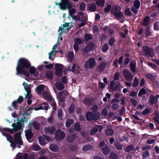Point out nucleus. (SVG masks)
<instances>
[{"mask_svg": "<svg viewBox=\"0 0 159 159\" xmlns=\"http://www.w3.org/2000/svg\"><path fill=\"white\" fill-rule=\"evenodd\" d=\"M30 66L31 63L28 59L24 58H20L17 62L16 74H22L25 77H29L30 74L28 70Z\"/></svg>", "mask_w": 159, "mask_h": 159, "instance_id": "f257e3e1", "label": "nucleus"}, {"mask_svg": "<svg viewBox=\"0 0 159 159\" xmlns=\"http://www.w3.org/2000/svg\"><path fill=\"white\" fill-rule=\"evenodd\" d=\"M21 133H17L14 135V138L12 139L11 136L10 134L7 135L6 138L11 143L10 145L13 149L15 148L17 144V147L18 148H21V145L23 144V141L22 139Z\"/></svg>", "mask_w": 159, "mask_h": 159, "instance_id": "f03ea898", "label": "nucleus"}, {"mask_svg": "<svg viewBox=\"0 0 159 159\" xmlns=\"http://www.w3.org/2000/svg\"><path fill=\"white\" fill-rule=\"evenodd\" d=\"M96 64L95 59L93 58H90L85 62L84 66L86 69H91L93 68Z\"/></svg>", "mask_w": 159, "mask_h": 159, "instance_id": "7ed1b4c3", "label": "nucleus"}, {"mask_svg": "<svg viewBox=\"0 0 159 159\" xmlns=\"http://www.w3.org/2000/svg\"><path fill=\"white\" fill-rule=\"evenodd\" d=\"M120 9L121 8L119 6H113L111 9V13L113 14L116 17L121 18L123 14L120 11Z\"/></svg>", "mask_w": 159, "mask_h": 159, "instance_id": "20e7f679", "label": "nucleus"}, {"mask_svg": "<svg viewBox=\"0 0 159 159\" xmlns=\"http://www.w3.org/2000/svg\"><path fill=\"white\" fill-rule=\"evenodd\" d=\"M35 156L31 154L29 157L28 154L26 153H18L16 155V159H35Z\"/></svg>", "mask_w": 159, "mask_h": 159, "instance_id": "39448f33", "label": "nucleus"}, {"mask_svg": "<svg viewBox=\"0 0 159 159\" xmlns=\"http://www.w3.org/2000/svg\"><path fill=\"white\" fill-rule=\"evenodd\" d=\"M122 87L120 84L119 83L115 84L113 81L111 82L109 86V90L110 92L118 91Z\"/></svg>", "mask_w": 159, "mask_h": 159, "instance_id": "423d86ee", "label": "nucleus"}, {"mask_svg": "<svg viewBox=\"0 0 159 159\" xmlns=\"http://www.w3.org/2000/svg\"><path fill=\"white\" fill-rule=\"evenodd\" d=\"M64 66L60 63H57L55 65L56 71L55 72V75L59 77H61L62 75V71Z\"/></svg>", "mask_w": 159, "mask_h": 159, "instance_id": "0eeeda50", "label": "nucleus"}, {"mask_svg": "<svg viewBox=\"0 0 159 159\" xmlns=\"http://www.w3.org/2000/svg\"><path fill=\"white\" fill-rule=\"evenodd\" d=\"M61 9L63 10L70 9L72 6V4L68 0H61Z\"/></svg>", "mask_w": 159, "mask_h": 159, "instance_id": "6e6552de", "label": "nucleus"}, {"mask_svg": "<svg viewBox=\"0 0 159 159\" xmlns=\"http://www.w3.org/2000/svg\"><path fill=\"white\" fill-rule=\"evenodd\" d=\"M142 52L144 55L149 57H152L154 56L153 49L151 48H148L147 46L143 47Z\"/></svg>", "mask_w": 159, "mask_h": 159, "instance_id": "1a4fd4ad", "label": "nucleus"}, {"mask_svg": "<svg viewBox=\"0 0 159 159\" xmlns=\"http://www.w3.org/2000/svg\"><path fill=\"white\" fill-rule=\"evenodd\" d=\"M99 115L98 116L92 112H88L86 115V119L88 121L97 120L99 117Z\"/></svg>", "mask_w": 159, "mask_h": 159, "instance_id": "9d476101", "label": "nucleus"}, {"mask_svg": "<svg viewBox=\"0 0 159 159\" xmlns=\"http://www.w3.org/2000/svg\"><path fill=\"white\" fill-rule=\"evenodd\" d=\"M55 137L56 140L59 141L64 138L65 136V134L64 131H62L60 129H57L55 134Z\"/></svg>", "mask_w": 159, "mask_h": 159, "instance_id": "9b49d317", "label": "nucleus"}, {"mask_svg": "<svg viewBox=\"0 0 159 159\" xmlns=\"http://www.w3.org/2000/svg\"><path fill=\"white\" fill-rule=\"evenodd\" d=\"M94 43H93L87 44L82 50V53L85 54L89 51H93L94 49Z\"/></svg>", "mask_w": 159, "mask_h": 159, "instance_id": "f8f14e48", "label": "nucleus"}, {"mask_svg": "<svg viewBox=\"0 0 159 159\" xmlns=\"http://www.w3.org/2000/svg\"><path fill=\"white\" fill-rule=\"evenodd\" d=\"M123 75L126 80L128 81L132 80L134 75H132L129 70L125 69L123 71Z\"/></svg>", "mask_w": 159, "mask_h": 159, "instance_id": "ddd939ff", "label": "nucleus"}, {"mask_svg": "<svg viewBox=\"0 0 159 159\" xmlns=\"http://www.w3.org/2000/svg\"><path fill=\"white\" fill-rule=\"evenodd\" d=\"M22 123L19 120H18L16 123H13L11 125V126L13 127L12 130L15 133L17 130L21 129Z\"/></svg>", "mask_w": 159, "mask_h": 159, "instance_id": "4468645a", "label": "nucleus"}, {"mask_svg": "<svg viewBox=\"0 0 159 159\" xmlns=\"http://www.w3.org/2000/svg\"><path fill=\"white\" fill-rule=\"evenodd\" d=\"M25 136L27 140L29 142H31L32 141H30V140L33 138L34 136L31 129H29L25 130Z\"/></svg>", "mask_w": 159, "mask_h": 159, "instance_id": "2eb2a0df", "label": "nucleus"}, {"mask_svg": "<svg viewBox=\"0 0 159 159\" xmlns=\"http://www.w3.org/2000/svg\"><path fill=\"white\" fill-rule=\"evenodd\" d=\"M100 147H102L101 148L103 153L105 155H107L109 153L110 151V148L105 144L104 142L100 143Z\"/></svg>", "mask_w": 159, "mask_h": 159, "instance_id": "dca6fc26", "label": "nucleus"}, {"mask_svg": "<svg viewBox=\"0 0 159 159\" xmlns=\"http://www.w3.org/2000/svg\"><path fill=\"white\" fill-rule=\"evenodd\" d=\"M62 25L63 27V28H62L61 27H59L58 31H59L60 30H61L60 32L59 33V36H61V35L63 33L62 30H63L64 29L65 30V32H66V30L68 32L69 31V29H70L69 27V24L68 23L66 22L64 24H63Z\"/></svg>", "mask_w": 159, "mask_h": 159, "instance_id": "f3484780", "label": "nucleus"}, {"mask_svg": "<svg viewBox=\"0 0 159 159\" xmlns=\"http://www.w3.org/2000/svg\"><path fill=\"white\" fill-rule=\"evenodd\" d=\"M56 129L54 126L46 127L44 129V132L45 134H52L56 131Z\"/></svg>", "mask_w": 159, "mask_h": 159, "instance_id": "a211bd4d", "label": "nucleus"}, {"mask_svg": "<svg viewBox=\"0 0 159 159\" xmlns=\"http://www.w3.org/2000/svg\"><path fill=\"white\" fill-rule=\"evenodd\" d=\"M23 85L24 87V88L25 90L27 92V93L25 94L26 97H28L30 95V94H31V88L30 87V84L28 85L26 83L24 82L23 83Z\"/></svg>", "mask_w": 159, "mask_h": 159, "instance_id": "6ab92c4d", "label": "nucleus"}, {"mask_svg": "<svg viewBox=\"0 0 159 159\" xmlns=\"http://www.w3.org/2000/svg\"><path fill=\"white\" fill-rule=\"evenodd\" d=\"M96 9V4L95 2H92L88 6L87 9L90 12L95 11Z\"/></svg>", "mask_w": 159, "mask_h": 159, "instance_id": "aec40b11", "label": "nucleus"}, {"mask_svg": "<svg viewBox=\"0 0 159 159\" xmlns=\"http://www.w3.org/2000/svg\"><path fill=\"white\" fill-rule=\"evenodd\" d=\"M37 92L39 94H42L44 91V87L43 85L41 84L38 86L36 88Z\"/></svg>", "mask_w": 159, "mask_h": 159, "instance_id": "412c9836", "label": "nucleus"}, {"mask_svg": "<svg viewBox=\"0 0 159 159\" xmlns=\"http://www.w3.org/2000/svg\"><path fill=\"white\" fill-rule=\"evenodd\" d=\"M58 45L57 43H56L52 47V51L49 54V59L50 60H53V59L52 58L53 55H54L55 54V50L56 48L58 47Z\"/></svg>", "mask_w": 159, "mask_h": 159, "instance_id": "4be33fe9", "label": "nucleus"}, {"mask_svg": "<svg viewBox=\"0 0 159 159\" xmlns=\"http://www.w3.org/2000/svg\"><path fill=\"white\" fill-rule=\"evenodd\" d=\"M45 75L46 78L52 80L53 78V73L52 70H47L45 71Z\"/></svg>", "mask_w": 159, "mask_h": 159, "instance_id": "5701e85b", "label": "nucleus"}, {"mask_svg": "<svg viewBox=\"0 0 159 159\" xmlns=\"http://www.w3.org/2000/svg\"><path fill=\"white\" fill-rule=\"evenodd\" d=\"M55 88L58 90L61 91L64 88V86L61 83L56 82L55 85Z\"/></svg>", "mask_w": 159, "mask_h": 159, "instance_id": "b1692460", "label": "nucleus"}, {"mask_svg": "<svg viewBox=\"0 0 159 159\" xmlns=\"http://www.w3.org/2000/svg\"><path fill=\"white\" fill-rule=\"evenodd\" d=\"M76 138V135L74 134H70L68 136L67 141L70 143L73 142Z\"/></svg>", "mask_w": 159, "mask_h": 159, "instance_id": "393cba45", "label": "nucleus"}, {"mask_svg": "<svg viewBox=\"0 0 159 159\" xmlns=\"http://www.w3.org/2000/svg\"><path fill=\"white\" fill-rule=\"evenodd\" d=\"M159 97V95H156V98H155L152 95H151L149 100L151 104L153 105L154 103L155 100L157 101Z\"/></svg>", "mask_w": 159, "mask_h": 159, "instance_id": "a878e982", "label": "nucleus"}, {"mask_svg": "<svg viewBox=\"0 0 159 159\" xmlns=\"http://www.w3.org/2000/svg\"><path fill=\"white\" fill-rule=\"evenodd\" d=\"M93 100L89 98H85L84 100V102L85 104H91Z\"/></svg>", "mask_w": 159, "mask_h": 159, "instance_id": "bb28decb", "label": "nucleus"}, {"mask_svg": "<svg viewBox=\"0 0 159 159\" xmlns=\"http://www.w3.org/2000/svg\"><path fill=\"white\" fill-rule=\"evenodd\" d=\"M74 57V54L73 52L70 51L68 52L67 55V57L69 61L71 62L72 61Z\"/></svg>", "mask_w": 159, "mask_h": 159, "instance_id": "cd10ccee", "label": "nucleus"}, {"mask_svg": "<svg viewBox=\"0 0 159 159\" xmlns=\"http://www.w3.org/2000/svg\"><path fill=\"white\" fill-rule=\"evenodd\" d=\"M42 94H43V97L49 100H52V98L51 97L48 92H44Z\"/></svg>", "mask_w": 159, "mask_h": 159, "instance_id": "c85d7f7f", "label": "nucleus"}, {"mask_svg": "<svg viewBox=\"0 0 159 159\" xmlns=\"http://www.w3.org/2000/svg\"><path fill=\"white\" fill-rule=\"evenodd\" d=\"M105 134L107 136H111L113 134L114 131L111 129H107L105 131Z\"/></svg>", "mask_w": 159, "mask_h": 159, "instance_id": "c756f323", "label": "nucleus"}, {"mask_svg": "<svg viewBox=\"0 0 159 159\" xmlns=\"http://www.w3.org/2000/svg\"><path fill=\"white\" fill-rule=\"evenodd\" d=\"M74 123V121L71 119H67L66 121V126L68 128L71 125Z\"/></svg>", "mask_w": 159, "mask_h": 159, "instance_id": "7c9ffc66", "label": "nucleus"}, {"mask_svg": "<svg viewBox=\"0 0 159 159\" xmlns=\"http://www.w3.org/2000/svg\"><path fill=\"white\" fill-rule=\"evenodd\" d=\"M33 126L34 128L37 130H39L40 129V125L39 123L37 121H35L33 123Z\"/></svg>", "mask_w": 159, "mask_h": 159, "instance_id": "2f4dec72", "label": "nucleus"}, {"mask_svg": "<svg viewBox=\"0 0 159 159\" xmlns=\"http://www.w3.org/2000/svg\"><path fill=\"white\" fill-rule=\"evenodd\" d=\"M103 81L105 83V84L100 82V88H105L108 83L107 79L106 77L104 78Z\"/></svg>", "mask_w": 159, "mask_h": 159, "instance_id": "473e14b6", "label": "nucleus"}, {"mask_svg": "<svg viewBox=\"0 0 159 159\" xmlns=\"http://www.w3.org/2000/svg\"><path fill=\"white\" fill-rule=\"evenodd\" d=\"M136 64L135 62H131L130 63V68L132 71L134 72H135Z\"/></svg>", "mask_w": 159, "mask_h": 159, "instance_id": "72a5a7b5", "label": "nucleus"}, {"mask_svg": "<svg viewBox=\"0 0 159 159\" xmlns=\"http://www.w3.org/2000/svg\"><path fill=\"white\" fill-rule=\"evenodd\" d=\"M49 148L53 152H57L58 150L57 146L55 145L51 146L49 147Z\"/></svg>", "mask_w": 159, "mask_h": 159, "instance_id": "f704fd0d", "label": "nucleus"}, {"mask_svg": "<svg viewBox=\"0 0 159 159\" xmlns=\"http://www.w3.org/2000/svg\"><path fill=\"white\" fill-rule=\"evenodd\" d=\"M92 148L91 145H86L84 146L82 150L84 152H86L90 150Z\"/></svg>", "mask_w": 159, "mask_h": 159, "instance_id": "c9c22d12", "label": "nucleus"}, {"mask_svg": "<svg viewBox=\"0 0 159 159\" xmlns=\"http://www.w3.org/2000/svg\"><path fill=\"white\" fill-rule=\"evenodd\" d=\"M98 131V129L96 127H93L92 129L89 131V134L90 135H93L95 134Z\"/></svg>", "mask_w": 159, "mask_h": 159, "instance_id": "e433bc0d", "label": "nucleus"}, {"mask_svg": "<svg viewBox=\"0 0 159 159\" xmlns=\"http://www.w3.org/2000/svg\"><path fill=\"white\" fill-rule=\"evenodd\" d=\"M38 140L39 143L41 145H43L45 144V139L41 136L39 137L38 138Z\"/></svg>", "mask_w": 159, "mask_h": 159, "instance_id": "4c0bfd02", "label": "nucleus"}, {"mask_svg": "<svg viewBox=\"0 0 159 159\" xmlns=\"http://www.w3.org/2000/svg\"><path fill=\"white\" fill-rule=\"evenodd\" d=\"M84 42V41L80 38H76L75 40V43L79 45L83 43Z\"/></svg>", "mask_w": 159, "mask_h": 159, "instance_id": "58836bf2", "label": "nucleus"}, {"mask_svg": "<svg viewBox=\"0 0 159 159\" xmlns=\"http://www.w3.org/2000/svg\"><path fill=\"white\" fill-rule=\"evenodd\" d=\"M3 131L4 132H6L7 133H9L11 134H13L14 133V131L12 130V129H10L6 127L3 128Z\"/></svg>", "mask_w": 159, "mask_h": 159, "instance_id": "ea45409f", "label": "nucleus"}, {"mask_svg": "<svg viewBox=\"0 0 159 159\" xmlns=\"http://www.w3.org/2000/svg\"><path fill=\"white\" fill-rule=\"evenodd\" d=\"M149 21V17L148 16L146 17L143 20V25L144 26L147 25L148 24Z\"/></svg>", "mask_w": 159, "mask_h": 159, "instance_id": "a19ab883", "label": "nucleus"}, {"mask_svg": "<svg viewBox=\"0 0 159 159\" xmlns=\"http://www.w3.org/2000/svg\"><path fill=\"white\" fill-rule=\"evenodd\" d=\"M139 83V81L137 77H135L132 84L134 87H137Z\"/></svg>", "mask_w": 159, "mask_h": 159, "instance_id": "79ce46f5", "label": "nucleus"}, {"mask_svg": "<svg viewBox=\"0 0 159 159\" xmlns=\"http://www.w3.org/2000/svg\"><path fill=\"white\" fill-rule=\"evenodd\" d=\"M145 76L149 79L153 80L155 79L156 75L152 74H148L145 75Z\"/></svg>", "mask_w": 159, "mask_h": 159, "instance_id": "37998d69", "label": "nucleus"}, {"mask_svg": "<svg viewBox=\"0 0 159 159\" xmlns=\"http://www.w3.org/2000/svg\"><path fill=\"white\" fill-rule=\"evenodd\" d=\"M28 118L25 117H24L23 118L22 117L21 118V120L20 121L22 124V126L24 127V123H27L28 121Z\"/></svg>", "mask_w": 159, "mask_h": 159, "instance_id": "c03bdc74", "label": "nucleus"}, {"mask_svg": "<svg viewBox=\"0 0 159 159\" xmlns=\"http://www.w3.org/2000/svg\"><path fill=\"white\" fill-rule=\"evenodd\" d=\"M140 6V2L139 0L135 1L134 3V6L136 9H139Z\"/></svg>", "mask_w": 159, "mask_h": 159, "instance_id": "a18cd8bd", "label": "nucleus"}, {"mask_svg": "<svg viewBox=\"0 0 159 159\" xmlns=\"http://www.w3.org/2000/svg\"><path fill=\"white\" fill-rule=\"evenodd\" d=\"M41 148L37 144L34 145L32 147V149L33 151H38L40 150Z\"/></svg>", "mask_w": 159, "mask_h": 159, "instance_id": "49530a36", "label": "nucleus"}, {"mask_svg": "<svg viewBox=\"0 0 159 159\" xmlns=\"http://www.w3.org/2000/svg\"><path fill=\"white\" fill-rule=\"evenodd\" d=\"M74 129L77 131H80L81 129L80 127V124L79 123H75L74 125Z\"/></svg>", "mask_w": 159, "mask_h": 159, "instance_id": "de8ad7c7", "label": "nucleus"}, {"mask_svg": "<svg viewBox=\"0 0 159 159\" xmlns=\"http://www.w3.org/2000/svg\"><path fill=\"white\" fill-rule=\"evenodd\" d=\"M109 47L107 43L103 45L102 48V50L104 52H106L108 50Z\"/></svg>", "mask_w": 159, "mask_h": 159, "instance_id": "09e8293b", "label": "nucleus"}, {"mask_svg": "<svg viewBox=\"0 0 159 159\" xmlns=\"http://www.w3.org/2000/svg\"><path fill=\"white\" fill-rule=\"evenodd\" d=\"M51 102L50 105L52 107V109L54 110H55L56 109V103L55 101L54 100H52H52H50Z\"/></svg>", "mask_w": 159, "mask_h": 159, "instance_id": "8fccbe9b", "label": "nucleus"}, {"mask_svg": "<svg viewBox=\"0 0 159 159\" xmlns=\"http://www.w3.org/2000/svg\"><path fill=\"white\" fill-rule=\"evenodd\" d=\"M75 107V104H74V103H72V104H71L69 109V113H72L73 112L74 110Z\"/></svg>", "mask_w": 159, "mask_h": 159, "instance_id": "3c124183", "label": "nucleus"}, {"mask_svg": "<svg viewBox=\"0 0 159 159\" xmlns=\"http://www.w3.org/2000/svg\"><path fill=\"white\" fill-rule=\"evenodd\" d=\"M119 105L115 103H113L111 106V108L112 109L115 110H116L118 109L119 108Z\"/></svg>", "mask_w": 159, "mask_h": 159, "instance_id": "603ef678", "label": "nucleus"}, {"mask_svg": "<svg viewBox=\"0 0 159 159\" xmlns=\"http://www.w3.org/2000/svg\"><path fill=\"white\" fill-rule=\"evenodd\" d=\"M28 70L29 71V72L32 74L34 73L35 71V68L34 66L32 67L31 65V66L29 68Z\"/></svg>", "mask_w": 159, "mask_h": 159, "instance_id": "864d4df0", "label": "nucleus"}, {"mask_svg": "<svg viewBox=\"0 0 159 159\" xmlns=\"http://www.w3.org/2000/svg\"><path fill=\"white\" fill-rule=\"evenodd\" d=\"M85 8V4L84 2H81L80 6V9L82 11H84Z\"/></svg>", "mask_w": 159, "mask_h": 159, "instance_id": "5fc2aeb1", "label": "nucleus"}, {"mask_svg": "<svg viewBox=\"0 0 159 159\" xmlns=\"http://www.w3.org/2000/svg\"><path fill=\"white\" fill-rule=\"evenodd\" d=\"M109 157L110 159H117V155L113 152L111 153Z\"/></svg>", "mask_w": 159, "mask_h": 159, "instance_id": "6e6d98bb", "label": "nucleus"}, {"mask_svg": "<svg viewBox=\"0 0 159 159\" xmlns=\"http://www.w3.org/2000/svg\"><path fill=\"white\" fill-rule=\"evenodd\" d=\"M154 29L155 30H159V22H156L154 24Z\"/></svg>", "mask_w": 159, "mask_h": 159, "instance_id": "4d7b16f0", "label": "nucleus"}, {"mask_svg": "<svg viewBox=\"0 0 159 159\" xmlns=\"http://www.w3.org/2000/svg\"><path fill=\"white\" fill-rule=\"evenodd\" d=\"M61 81L62 83L65 84L67 83V77L66 76H62L61 78Z\"/></svg>", "mask_w": 159, "mask_h": 159, "instance_id": "13d9d810", "label": "nucleus"}, {"mask_svg": "<svg viewBox=\"0 0 159 159\" xmlns=\"http://www.w3.org/2000/svg\"><path fill=\"white\" fill-rule=\"evenodd\" d=\"M116 148L118 149L121 150L122 149L121 145L118 143H116L114 144Z\"/></svg>", "mask_w": 159, "mask_h": 159, "instance_id": "bf43d9fd", "label": "nucleus"}, {"mask_svg": "<svg viewBox=\"0 0 159 159\" xmlns=\"http://www.w3.org/2000/svg\"><path fill=\"white\" fill-rule=\"evenodd\" d=\"M149 153L148 151H146L144 152L142 155L143 158H145L149 156Z\"/></svg>", "mask_w": 159, "mask_h": 159, "instance_id": "052dcab7", "label": "nucleus"}, {"mask_svg": "<svg viewBox=\"0 0 159 159\" xmlns=\"http://www.w3.org/2000/svg\"><path fill=\"white\" fill-rule=\"evenodd\" d=\"M92 37L89 34H86L84 36V39L86 41H88L92 39Z\"/></svg>", "mask_w": 159, "mask_h": 159, "instance_id": "680f3d73", "label": "nucleus"}, {"mask_svg": "<svg viewBox=\"0 0 159 159\" xmlns=\"http://www.w3.org/2000/svg\"><path fill=\"white\" fill-rule=\"evenodd\" d=\"M75 12V9H72L71 10H70L69 13L70 16L72 17H73L74 14Z\"/></svg>", "mask_w": 159, "mask_h": 159, "instance_id": "e2e57ef3", "label": "nucleus"}, {"mask_svg": "<svg viewBox=\"0 0 159 159\" xmlns=\"http://www.w3.org/2000/svg\"><path fill=\"white\" fill-rule=\"evenodd\" d=\"M73 48L75 52H77L79 49V45L74 43L73 45Z\"/></svg>", "mask_w": 159, "mask_h": 159, "instance_id": "0e129e2a", "label": "nucleus"}, {"mask_svg": "<svg viewBox=\"0 0 159 159\" xmlns=\"http://www.w3.org/2000/svg\"><path fill=\"white\" fill-rule=\"evenodd\" d=\"M125 14L126 16H130L131 15V13L129 8L126 9L125 10Z\"/></svg>", "mask_w": 159, "mask_h": 159, "instance_id": "69168bd1", "label": "nucleus"}, {"mask_svg": "<svg viewBox=\"0 0 159 159\" xmlns=\"http://www.w3.org/2000/svg\"><path fill=\"white\" fill-rule=\"evenodd\" d=\"M62 109L60 108L58 110L57 116L58 117L60 118L62 117Z\"/></svg>", "mask_w": 159, "mask_h": 159, "instance_id": "338daca9", "label": "nucleus"}, {"mask_svg": "<svg viewBox=\"0 0 159 159\" xmlns=\"http://www.w3.org/2000/svg\"><path fill=\"white\" fill-rule=\"evenodd\" d=\"M133 149V146L132 145H130L128 146L125 149V151L126 152H129Z\"/></svg>", "mask_w": 159, "mask_h": 159, "instance_id": "774afa93", "label": "nucleus"}]
</instances>
